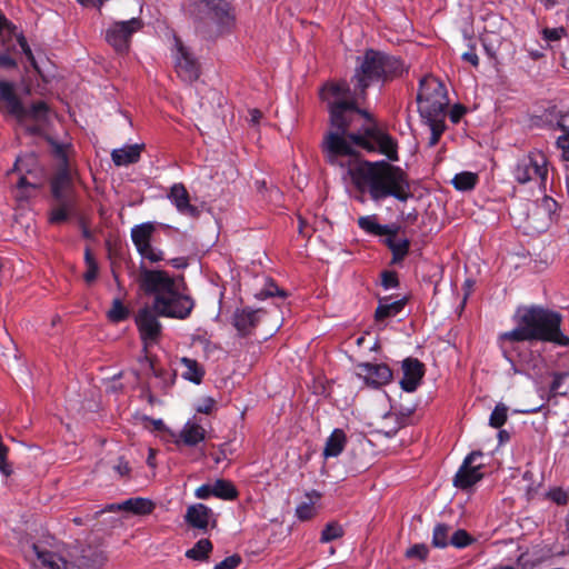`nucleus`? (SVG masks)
Instances as JSON below:
<instances>
[{"label":"nucleus","mask_w":569,"mask_h":569,"mask_svg":"<svg viewBox=\"0 0 569 569\" xmlns=\"http://www.w3.org/2000/svg\"><path fill=\"white\" fill-rule=\"evenodd\" d=\"M320 98L330 113L331 130L323 139L327 161L342 169V178L360 192H368L375 202L389 197L406 202L411 198L407 174L399 167L386 161L369 162L361 160L357 150L378 151L389 160H398L397 143L387 133L375 127L363 131L349 132L355 113L368 117L358 108L367 97L359 94L357 87L351 90L346 81L330 82L320 90Z\"/></svg>","instance_id":"obj_1"},{"label":"nucleus","mask_w":569,"mask_h":569,"mask_svg":"<svg viewBox=\"0 0 569 569\" xmlns=\"http://www.w3.org/2000/svg\"><path fill=\"white\" fill-rule=\"evenodd\" d=\"M517 327L499 336L503 353L506 343L520 341H547L568 347L569 337L561 331L562 317L560 313L538 306L518 309Z\"/></svg>","instance_id":"obj_2"},{"label":"nucleus","mask_w":569,"mask_h":569,"mask_svg":"<svg viewBox=\"0 0 569 569\" xmlns=\"http://www.w3.org/2000/svg\"><path fill=\"white\" fill-rule=\"evenodd\" d=\"M139 286L153 297L152 306L161 317L186 319L194 307L192 298L183 292V281L166 271L141 268Z\"/></svg>","instance_id":"obj_3"},{"label":"nucleus","mask_w":569,"mask_h":569,"mask_svg":"<svg viewBox=\"0 0 569 569\" xmlns=\"http://www.w3.org/2000/svg\"><path fill=\"white\" fill-rule=\"evenodd\" d=\"M139 286L153 297L152 306L161 317L186 319L194 307L192 298L183 292V281L166 271L141 268Z\"/></svg>","instance_id":"obj_4"},{"label":"nucleus","mask_w":569,"mask_h":569,"mask_svg":"<svg viewBox=\"0 0 569 569\" xmlns=\"http://www.w3.org/2000/svg\"><path fill=\"white\" fill-rule=\"evenodd\" d=\"M406 71L403 61L385 51L368 49L357 58L356 68L351 81L362 97H367V90L373 84L386 83L401 77Z\"/></svg>","instance_id":"obj_5"},{"label":"nucleus","mask_w":569,"mask_h":569,"mask_svg":"<svg viewBox=\"0 0 569 569\" xmlns=\"http://www.w3.org/2000/svg\"><path fill=\"white\" fill-rule=\"evenodd\" d=\"M417 102L422 119H445L448 97L442 82L432 76L422 78Z\"/></svg>","instance_id":"obj_6"},{"label":"nucleus","mask_w":569,"mask_h":569,"mask_svg":"<svg viewBox=\"0 0 569 569\" xmlns=\"http://www.w3.org/2000/svg\"><path fill=\"white\" fill-rule=\"evenodd\" d=\"M549 173V161L545 152L533 149L518 159L512 174L518 183L535 182L546 187Z\"/></svg>","instance_id":"obj_7"},{"label":"nucleus","mask_w":569,"mask_h":569,"mask_svg":"<svg viewBox=\"0 0 569 569\" xmlns=\"http://www.w3.org/2000/svg\"><path fill=\"white\" fill-rule=\"evenodd\" d=\"M157 223L152 221L142 222L131 228V240L142 258L151 263L164 260V252L156 247Z\"/></svg>","instance_id":"obj_8"},{"label":"nucleus","mask_w":569,"mask_h":569,"mask_svg":"<svg viewBox=\"0 0 569 569\" xmlns=\"http://www.w3.org/2000/svg\"><path fill=\"white\" fill-rule=\"evenodd\" d=\"M210 37H222L231 33L236 27V14L231 6L218 0L210 7L209 12Z\"/></svg>","instance_id":"obj_9"},{"label":"nucleus","mask_w":569,"mask_h":569,"mask_svg":"<svg viewBox=\"0 0 569 569\" xmlns=\"http://www.w3.org/2000/svg\"><path fill=\"white\" fill-rule=\"evenodd\" d=\"M160 316L153 306H146L136 315V325L146 348L157 343L160 338L162 330L158 319Z\"/></svg>","instance_id":"obj_10"},{"label":"nucleus","mask_w":569,"mask_h":569,"mask_svg":"<svg viewBox=\"0 0 569 569\" xmlns=\"http://www.w3.org/2000/svg\"><path fill=\"white\" fill-rule=\"evenodd\" d=\"M482 458L481 451H472L465 459L453 478V486L461 490H468L483 477L482 463L477 462Z\"/></svg>","instance_id":"obj_11"},{"label":"nucleus","mask_w":569,"mask_h":569,"mask_svg":"<svg viewBox=\"0 0 569 569\" xmlns=\"http://www.w3.org/2000/svg\"><path fill=\"white\" fill-rule=\"evenodd\" d=\"M141 27L142 23L137 18L113 22L109 28V43L112 44L117 52H127L131 36L140 30Z\"/></svg>","instance_id":"obj_12"},{"label":"nucleus","mask_w":569,"mask_h":569,"mask_svg":"<svg viewBox=\"0 0 569 569\" xmlns=\"http://www.w3.org/2000/svg\"><path fill=\"white\" fill-rule=\"evenodd\" d=\"M356 370L357 376L373 388L385 386L392 379V371L385 363L363 362L357 365Z\"/></svg>","instance_id":"obj_13"},{"label":"nucleus","mask_w":569,"mask_h":569,"mask_svg":"<svg viewBox=\"0 0 569 569\" xmlns=\"http://www.w3.org/2000/svg\"><path fill=\"white\" fill-rule=\"evenodd\" d=\"M156 503L148 498L134 497L122 502L109 503V512H120L123 516H147L152 513Z\"/></svg>","instance_id":"obj_14"},{"label":"nucleus","mask_w":569,"mask_h":569,"mask_svg":"<svg viewBox=\"0 0 569 569\" xmlns=\"http://www.w3.org/2000/svg\"><path fill=\"white\" fill-rule=\"evenodd\" d=\"M0 101L4 103L8 114L14 117L19 122H24L26 108L16 92L12 82L0 80Z\"/></svg>","instance_id":"obj_15"},{"label":"nucleus","mask_w":569,"mask_h":569,"mask_svg":"<svg viewBox=\"0 0 569 569\" xmlns=\"http://www.w3.org/2000/svg\"><path fill=\"white\" fill-rule=\"evenodd\" d=\"M176 70L184 81H194L199 77V67L179 39H176Z\"/></svg>","instance_id":"obj_16"},{"label":"nucleus","mask_w":569,"mask_h":569,"mask_svg":"<svg viewBox=\"0 0 569 569\" xmlns=\"http://www.w3.org/2000/svg\"><path fill=\"white\" fill-rule=\"evenodd\" d=\"M168 199L180 214L196 218L200 210L190 201V194L183 183H173L169 190Z\"/></svg>","instance_id":"obj_17"},{"label":"nucleus","mask_w":569,"mask_h":569,"mask_svg":"<svg viewBox=\"0 0 569 569\" xmlns=\"http://www.w3.org/2000/svg\"><path fill=\"white\" fill-rule=\"evenodd\" d=\"M186 522L196 529L207 530L212 523L214 525V513L211 508L203 503H194L187 508L184 515Z\"/></svg>","instance_id":"obj_18"},{"label":"nucleus","mask_w":569,"mask_h":569,"mask_svg":"<svg viewBox=\"0 0 569 569\" xmlns=\"http://www.w3.org/2000/svg\"><path fill=\"white\" fill-rule=\"evenodd\" d=\"M402 371L401 388L407 392H413L423 377L422 363L417 359L408 358L402 362Z\"/></svg>","instance_id":"obj_19"},{"label":"nucleus","mask_w":569,"mask_h":569,"mask_svg":"<svg viewBox=\"0 0 569 569\" xmlns=\"http://www.w3.org/2000/svg\"><path fill=\"white\" fill-rule=\"evenodd\" d=\"M143 150L144 143L123 144L120 148H114L110 156L117 167H128L140 160Z\"/></svg>","instance_id":"obj_20"},{"label":"nucleus","mask_w":569,"mask_h":569,"mask_svg":"<svg viewBox=\"0 0 569 569\" xmlns=\"http://www.w3.org/2000/svg\"><path fill=\"white\" fill-rule=\"evenodd\" d=\"M32 551L36 556L33 565L37 569H74L54 552L42 550L37 545H32Z\"/></svg>","instance_id":"obj_21"},{"label":"nucleus","mask_w":569,"mask_h":569,"mask_svg":"<svg viewBox=\"0 0 569 569\" xmlns=\"http://www.w3.org/2000/svg\"><path fill=\"white\" fill-rule=\"evenodd\" d=\"M406 302V298L397 300H392L389 297L380 298L375 312L376 321L380 322L398 316L403 310Z\"/></svg>","instance_id":"obj_22"},{"label":"nucleus","mask_w":569,"mask_h":569,"mask_svg":"<svg viewBox=\"0 0 569 569\" xmlns=\"http://www.w3.org/2000/svg\"><path fill=\"white\" fill-rule=\"evenodd\" d=\"M358 226L365 232L372 236H386L387 233L398 232L396 224H380L376 214L363 216L358 219Z\"/></svg>","instance_id":"obj_23"},{"label":"nucleus","mask_w":569,"mask_h":569,"mask_svg":"<svg viewBox=\"0 0 569 569\" xmlns=\"http://www.w3.org/2000/svg\"><path fill=\"white\" fill-rule=\"evenodd\" d=\"M257 310L241 309L237 310L233 315V326L241 336L250 333L259 321Z\"/></svg>","instance_id":"obj_24"},{"label":"nucleus","mask_w":569,"mask_h":569,"mask_svg":"<svg viewBox=\"0 0 569 569\" xmlns=\"http://www.w3.org/2000/svg\"><path fill=\"white\" fill-rule=\"evenodd\" d=\"M307 501H302L296 507V517L300 521H307L312 519L317 515L316 505L321 499V493L317 490L306 492Z\"/></svg>","instance_id":"obj_25"},{"label":"nucleus","mask_w":569,"mask_h":569,"mask_svg":"<svg viewBox=\"0 0 569 569\" xmlns=\"http://www.w3.org/2000/svg\"><path fill=\"white\" fill-rule=\"evenodd\" d=\"M398 232L387 233L383 242L392 252V262L397 263L405 259L409 252L410 241L407 238H398Z\"/></svg>","instance_id":"obj_26"},{"label":"nucleus","mask_w":569,"mask_h":569,"mask_svg":"<svg viewBox=\"0 0 569 569\" xmlns=\"http://www.w3.org/2000/svg\"><path fill=\"white\" fill-rule=\"evenodd\" d=\"M204 428L193 420L186 422L180 431V439L187 446L193 447L204 440Z\"/></svg>","instance_id":"obj_27"},{"label":"nucleus","mask_w":569,"mask_h":569,"mask_svg":"<svg viewBox=\"0 0 569 569\" xmlns=\"http://www.w3.org/2000/svg\"><path fill=\"white\" fill-rule=\"evenodd\" d=\"M347 436L342 429H335L326 441L325 458L338 457L345 449Z\"/></svg>","instance_id":"obj_28"},{"label":"nucleus","mask_w":569,"mask_h":569,"mask_svg":"<svg viewBox=\"0 0 569 569\" xmlns=\"http://www.w3.org/2000/svg\"><path fill=\"white\" fill-rule=\"evenodd\" d=\"M557 127L562 134L557 138L556 146L561 151V159L569 162V112L559 117Z\"/></svg>","instance_id":"obj_29"},{"label":"nucleus","mask_w":569,"mask_h":569,"mask_svg":"<svg viewBox=\"0 0 569 569\" xmlns=\"http://www.w3.org/2000/svg\"><path fill=\"white\" fill-rule=\"evenodd\" d=\"M71 176L69 170L62 168L52 180V193L54 198L73 197L71 192Z\"/></svg>","instance_id":"obj_30"},{"label":"nucleus","mask_w":569,"mask_h":569,"mask_svg":"<svg viewBox=\"0 0 569 569\" xmlns=\"http://www.w3.org/2000/svg\"><path fill=\"white\" fill-rule=\"evenodd\" d=\"M56 207L51 210L50 222L60 223L67 220L73 208V197L54 198Z\"/></svg>","instance_id":"obj_31"},{"label":"nucleus","mask_w":569,"mask_h":569,"mask_svg":"<svg viewBox=\"0 0 569 569\" xmlns=\"http://www.w3.org/2000/svg\"><path fill=\"white\" fill-rule=\"evenodd\" d=\"M181 363L184 367L182 378L196 385H199L204 376V370L201 367V365H199L198 361L186 357L181 359Z\"/></svg>","instance_id":"obj_32"},{"label":"nucleus","mask_w":569,"mask_h":569,"mask_svg":"<svg viewBox=\"0 0 569 569\" xmlns=\"http://www.w3.org/2000/svg\"><path fill=\"white\" fill-rule=\"evenodd\" d=\"M213 497L222 500H234L238 497V490L234 485L226 479H217L212 482Z\"/></svg>","instance_id":"obj_33"},{"label":"nucleus","mask_w":569,"mask_h":569,"mask_svg":"<svg viewBox=\"0 0 569 569\" xmlns=\"http://www.w3.org/2000/svg\"><path fill=\"white\" fill-rule=\"evenodd\" d=\"M213 546L209 539H200L196 545L186 551V557L196 561H204L209 558Z\"/></svg>","instance_id":"obj_34"},{"label":"nucleus","mask_w":569,"mask_h":569,"mask_svg":"<svg viewBox=\"0 0 569 569\" xmlns=\"http://www.w3.org/2000/svg\"><path fill=\"white\" fill-rule=\"evenodd\" d=\"M451 182L457 190L469 191L476 187L478 182V176L470 171H462L457 173L452 178Z\"/></svg>","instance_id":"obj_35"},{"label":"nucleus","mask_w":569,"mask_h":569,"mask_svg":"<svg viewBox=\"0 0 569 569\" xmlns=\"http://www.w3.org/2000/svg\"><path fill=\"white\" fill-rule=\"evenodd\" d=\"M40 184L38 182H31L26 176H21L17 184L16 199L18 201H26L32 197Z\"/></svg>","instance_id":"obj_36"},{"label":"nucleus","mask_w":569,"mask_h":569,"mask_svg":"<svg viewBox=\"0 0 569 569\" xmlns=\"http://www.w3.org/2000/svg\"><path fill=\"white\" fill-rule=\"evenodd\" d=\"M345 535L343 527L336 522H328L321 531L320 542L328 543L332 540L339 539Z\"/></svg>","instance_id":"obj_37"},{"label":"nucleus","mask_w":569,"mask_h":569,"mask_svg":"<svg viewBox=\"0 0 569 569\" xmlns=\"http://www.w3.org/2000/svg\"><path fill=\"white\" fill-rule=\"evenodd\" d=\"M48 112H49V108H48L47 103H44L43 101L34 102L31 106V108H29V109L26 108L24 121L32 119L37 122L42 123L47 120Z\"/></svg>","instance_id":"obj_38"},{"label":"nucleus","mask_w":569,"mask_h":569,"mask_svg":"<svg viewBox=\"0 0 569 569\" xmlns=\"http://www.w3.org/2000/svg\"><path fill=\"white\" fill-rule=\"evenodd\" d=\"M450 527L445 523H438L432 533V543L435 547L445 548L450 543Z\"/></svg>","instance_id":"obj_39"},{"label":"nucleus","mask_w":569,"mask_h":569,"mask_svg":"<svg viewBox=\"0 0 569 569\" xmlns=\"http://www.w3.org/2000/svg\"><path fill=\"white\" fill-rule=\"evenodd\" d=\"M84 261H86V267H87V270L86 272L83 273V279L84 281L90 284L92 283L96 278H97V274H98V267H97V263L94 261V258H93V254L91 252V250L89 248L86 249V252H84Z\"/></svg>","instance_id":"obj_40"},{"label":"nucleus","mask_w":569,"mask_h":569,"mask_svg":"<svg viewBox=\"0 0 569 569\" xmlns=\"http://www.w3.org/2000/svg\"><path fill=\"white\" fill-rule=\"evenodd\" d=\"M507 412L508 408L503 403H498L490 415L489 425L493 428L502 427L507 421Z\"/></svg>","instance_id":"obj_41"},{"label":"nucleus","mask_w":569,"mask_h":569,"mask_svg":"<svg viewBox=\"0 0 569 569\" xmlns=\"http://www.w3.org/2000/svg\"><path fill=\"white\" fill-rule=\"evenodd\" d=\"M129 316V309L121 302L120 298L112 301V307L109 309V320L122 321Z\"/></svg>","instance_id":"obj_42"},{"label":"nucleus","mask_w":569,"mask_h":569,"mask_svg":"<svg viewBox=\"0 0 569 569\" xmlns=\"http://www.w3.org/2000/svg\"><path fill=\"white\" fill-rule=\"evenodd\" d=\"M427 124L430 128V146H435L438 143L442 132L445 131V119H425Z\"/></svg>","instance_id":"obj_43"},{"label":"nucleus","mask_w":569,"mask_h":569,"mask_svg":"<svg viewBox=\"0 0 569 569\" xmlns=\"http://www.w3.org/2000/svg\"><path fill=\"white\" fill-rule=\"evenodd\" d=\"M473 541L472 537L463 529H459L452 533L450 545L456 548H465Z\"/></svg>","instance_id":"obj_44"},{"label":"nucleus","mask_w":569,"mask_h":569,"mask_svg":"<svg viewBox=\"0 0 569 569\" xmlns=\"http://www.w3.org/2000/svg\"><path fill=\"white\" fill-rule=\"evenodd\" d=\"M542 39L547 42H555L566 36V29L563 27L558 28H545L541 31Z\"/></svg>","instance_id":"obj_45"},{"label":"nucleus","mask_w":569,"mask_h":569,"mask_svg":"<svg viewBox=\"0 0 569 569\" xmlns=\"http://www.w3.org/2000/svg\"><path fill=\"white\" fill-rule=\"evenodd\" d=\"M8 452H9V448L3 442H1L0 443V471L2 475L7 476V477L12 473L11 465L7 460Z\"/></svg>","instance_id":"obj_46"},{"label":"nucleus","mask_w":569,"mask_h":569,"mask_svg":"<svg viewBox=\"0 0 569 569\" xmlns=\"http://www.w3.org/2000/svg\"><path fill=\"white\" fill-rule=\"evenodd\" d=\"M547 497L558 506H563L568 503V495L561 488H553L549 490L547 492Z\"/></svg>","instance_id":"obj_47"},{"label":"nucleus","mask_w":569,"mask_h":569,"mask_svg":"<svg viewBox=\"0 0 569 569\" xmlns=\"http://www.w3.org/2000/svg\"><path fill=\"white\" fill-rule=\"evenodd\" d=\"M428 556V548L425 545H415L407 549L406 557L407 558H417L419 560H425Z\"/></svg>","instance_id":"obj_48"},{"label":"nucleus","mask_w":569,"mask_h":569,"mask_svg":"<svg viewBox=\"0 0 569 569\" xmlns=\"http://www.w3.org/2000/svg\"><path fill=\"white\" fill-rule=\"evenodd\" d=\"M552 377H553V379L550 385V392H551V395L556 396V395L561 393L560 388H561L563 381L569 377V373L556 372V373H553Z\"/></svg>","instance_id":"obj_49"},{"label":"nucleus","mask_w":569,"mask_h":569,"mask_svg":"<svg viewBox=\"0 0 569 569\" xmlns=\"http://www.w3.org/2000/svg\"><path fill=\"white\" fill-rule=\"evenodd\" d=\"M113 122L122 127L124 130L130 131L132 129V121L130 117L120 109H118L113 114Z\"/></svg>","instance_id":"obj_50"},{"label":"nucleus","mask_w":569,"mask_h":569,"mask_svg":"<svg viewBox=\"0 0 569 569\" xmlns=\"http://www.w3.org/2000/svg\"><path fill=\"white\" fill-rule=\"evenodd\" d=\"M240 562L241 558L238 555H233L217 563L213 569H236Z\"/></svg>","instance_id":"obj_51"},{"label":"nucleus","mask_w":569,"mask_h":569,"mask_svg":"<svg viewBox=\"0 0 569 569\" xmlns=\"http://www.w3.org/2000/svg\"><path fill=\"white\" fill-rule=\"evenodd\" d=\"M260 298H268L279 296L284 298L287 295L283 290L279 289L273 282H269L263 290L259 293Z\"/></svg>","instance_id":"obj_52"},{"label":"nucleus","mask_w":569,"mask_h":569,"mask_svg":"<svg viewBox=\"0 0 569 569\" xmlns=\"http://www.w3.org/2000/svg\"><path fill=\"white\" fill-rule=\"evenodd\" d=\"M17 41L21 48V50L23 51V53L26 54L27 59L30 61V63L32 64V67L34 69H37V63H36V59L33 57V53L31 51V48L29 47L28 42H27V39L20 34L18 38H17Z\"/></svg>","instance_id":"obj_53"},{"label":"nucleus","mask_w":569,"mask_h":569,"mask_svg":"<svg viewBox=\"0 0 569 569\" xmlns=\"http://www.w3.org/2000/svg\"><path fill=\"white\" fill-rule=\"evenodd\" d=\"M113 470L120 478L127 479L130 477L131 467L128 461L120 459L117 465L113 466Z\"/></svg>","instance_id":"obj_54"},{"label":"nucleus","mask_w":569,"mask_h":569,"mask_svg":"<svg viewBox=\"0 0 569 569\" xmlns=\"http://www.w3.org/2000/svg\"><path fill=\"white\" fill-rule=\"evenodd\" d=\"M213 496V487L212 483H203L198 487L194 491V497L201 500L209 499Z\"/></svg>","instance_id":"obj_55"},{"label":"nucleus","mask_w":569,"mask_h":569,"mask_svg":"<svg viewBox=\"0 0 569 569\" xmlns=\"http://www.w3.org/2000/svg\"><path fill=\"white\" fill-rule=\"evenodd\" d=\"M216 406V401L211 397L203 398L196 407V410L201 413H210Z\"/></svg>","instance_id":"obj_56"},{"label":"nucleus","mask_w":569,"mask_h":569,"mask_svg":"<svg viewBox=\"0 0 569 569\" xmlns=\"http://www.w3.org/2000/svg\"><path fill=\"white\" fill-rule=\"evenodd\" d=\"M382 286L385 289H392L398 286V277L395 272L386 271L382 273Z\"/></svg>","instance_id":"obj_57"},{"label":"nucleus","mask_w":569,"mask_h":569,"mask_svg":"<svg viewBox=\"0 0 569 569\" xmlns=\"http://www.w3.org/2000/svg\"><path fill=\"white\" fill-rule=\"evenodd\" d=\"M465 108L461 107V106H455L450 112H449V117H450V120L453 122V123H457L460 121V119L462 118L463 113H465Z\"/></svg>","instance_id":"obj_58"},{"label":"nucleus","mask_w":569,"mask_h":569,"mask_svg":"<svg viewBox=\"0 0 569 569\" xmlns=\"http://www.w3.org/2000/svg\"><path fill=\"white\" fill-rule=\"evenodd\" d=\"M462 59L469 63H471L473 67H478L479 64V58L477 53L475 52L473 48L470 51H467L462 54Z\"/></svg>","instance_id":"obj_59"},{"label":"nucleus","mask_w":569,"mask_h":569,"mask_svg":"<svg viewBox=\"0 0 569 569\" xmlns=\"http://www.w3.org/2000/svg\"><path fill=\"white\" fill-rule=\"evenodd\" d=\"M16 61L8 54H0V67L14 68Z\"/></svg>","instance_id":"obj_60"},{"label":"nucleus","mask_w":569,"mask_h":569,"mask_svg":"<svg viewBox=\"0 0 569 569\" xmlns=\"http://www.w3.org/2000/svg\"><path fill=\"white\" fill-rule=\"evenodd\" d=\"M249 116H250V122L252 124H258L262 117V113L258 109H252L249 111Z\"/></svg>","instance_id":"obj_61"},{"label":"nucleus","mask_w":569,"mask_h":569,"mask_svg":"<svg viewBox=\"0 0 569 569\" xmlns=\"http://www.w3.org/2000/svg\"><path fill=\"white\" fill-rule=\"evenodd\" d=\"M122 377V373H119V375H113L112 377V383L109 385V390H113V391H119V390H122L123 388V385L122 383H118L117 380L118 378Z\"/></svg>","instance_id":"obj_62"},{"label":"nucleus","mask_w":569,"mask_h":569,"mask_svg":"<svg viewBox=\"0 0 569 569\" xmlns=\"http://www.w3.org/2000/svg\"><path fill=\"white\" fill-rule=\"evenodd\" d=\"M78 1L84 6H94L99 10H101L103 2H104V0H78Z\"/></svg>","instance_id":"obj_63"},{"label":"nucleus","mask_w":569,"mask_h":569,"mask_svg":"<svg viewBox=\"0 0 569 569\" xmlns=\"http://www.w3.org/2000/svg\"><path fill=\"white\" fill-rule=\"evenodd\" d=\"M170 264L177 269H181L187 266V262L183 258H174L170 260Z\"/></svg>","instance_id":"obj_64"}]
</instances>
